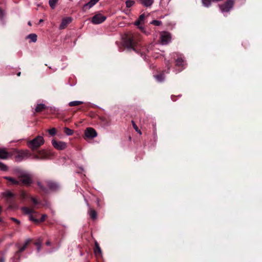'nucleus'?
I'll use <instances>...</instances> for the list:
<instances>
[{
	"instance_id": "nucleus-17",
	"label": "nucleus",
	"mask_w": 262,
	"mask_h": 262,
	"mask_svg": "<svg viewBox=\"0 0 262 262\" xmlns=\"http://www.w3.org/2000/svg\"><path fill=\"white\" fill-rule=\"evenodd\" d=\"M4 179L8 180L9 182H10L12 184L14 185H19V180H16L15 179L10 177H5Z\"/></svg>"
},
{
	"instance_id": "nucleus-18",
	"label": "nucleus",
	"mask_w": 262,
	"mask_h": 262,
	"mask_svg": "<svg viewBox=\"0 0 262 262\" xmlns=\"http://www.w3.org/2000/svg\"><path fill=\"white\" fill-rule=\"evenodd\" d=\"M46 108V106L44 104H38L35 108L36 112H40L44 110Z\"/></svg>"
},
{
	"instance_id": "nucleus-16",
	"label": "nucleus",
	"mask_w": 262,
	"mask_h": 262,
	"mask_svg": "<svg viewBox=\"0 0 262 262\" xmlns=\"http://www.w3.org/2000/svg\"><path fill=\"white\" fill-rule=\"evenodd\" d=\"M176 66H178V67H183L186 64L185 61L181 57H178L177 59V60H176Z\"/></svg>"
},
{
	"instance_id": "nucleus-14",
	"label": "nucleus",
	"mask_w": 262,
	"mask_h": 262,
	"mask_svg": "<svg viewBox=\"0 0 262 262\" xmlns=\"http://www.w3.org/2000/svg\"><path fill=\"white\" fill-rule=\"evenodd\" d=\"M127 48H130L133 49L134 51H136V50L134 48L135 46V42L133 38L129 37L127 39L126 42Z\"/></svg>"
},
{
	"instance_id": "nucleus-21",
	"label": "nucleus",
	"mask_w": 262,
	"mask_h": 262,
	"mask_svg": "<svg viewBox=\"0 0 262 262\" xmlns=\"http://www.w3.org/2000/svg\"><path fill=\"white\" fill-rule=\"evenodd\" d=\"M152 47V45H149V47H148V48L147 49H146V51L148 52L149 50L151 49ZM144 50H145V49H143L142 51L140 52V54H141V56L143 58V59L145 60H147L146 57V55H145V53L144 52Z\"/></svg>"
},
{
	"instance_id": "nucleus-37",
	"label": "nucleus",
	"mask_w": 262,
	"mask_h": 262,
	"mask_svg": "<svg viewBox=\"0 0 262 262\" xmlns=\"http://www.w3.org/2000/svg\"><path fill=\"white\" fill-rule=\"evenodd\" d=\"M145 18V15L144 14H142L140 15L138 19L140 20L141 22H142Z\"/></svg>"
},
{
	"instance_id": "nucleus-4",
	"label": "nucleus",
	"mask_w": 262,
	"mask_h": 262,
	"mask_svg": "<svg viewBox=\"0 0 262 262\" xmlns=\"http://www.w3.org/2000/svg\"><path fill=\"white\" fill-rule=\"evenodd\" d=\"M234 0H228L225 4L219 5V7L222 12L229 11L233 6Z\"/></svg>"
},
{
	"instance_id": "nucleus-45",
	"label": "nucleus",
	"mask_w": 262,
	"mask_h": 262,
	"mask_svg": "<svg viewBox=\"0 0 262 262\" xmlns=\"http://www.w3.org/2000/svg\"><path fill=\"white\" fill-rule=\"evenodd\" d=\"M20 75V72L17 73V76H19Z\"/></svg>"
},
{
	"instance_id": "nucleus-12",
	"label": "nucleus",
	"mask_w": 262,
	"mask_h": 262,
	"mask_svg": "<svg viewBox=\"0 0 262 262\" xmlns=\"http://www.w3.org/2000/svg\"><path fill=\"white\" fill-rule=\"evenodd\" d=\"M99 0H90V2L83 6V8L90 9L93 7Z\"/></svg>"
},
{
	"instance_id": "nucleus-29",
	"label": "nucleus",
	"mask_w": 262,
	"mask_h": 262,
	"mask_svg": "<svg viewBox=\"0 0 262 262\" xmlns=\"http://www.w3.org/2000/svg\"><path fill=\"white\" fill-rule=\"evenodd\" d=\"M125 4L127 8H130L135 4V2L132 0H127L126 1Z\"/></svg>"
},
{
	"instance_id": "nucleus-28",
	"label": "nucleus",
	"mask_w": 262,
	"mask_h": 262,
	"mask_svg": "<svg viewBox=\"0 0 262 262\" xmlns=\"http://www.w3.org/2000/svg\"><path fill=\"white\" fill-rule=\"evenodd\" d=\"M64 132L68 136H71L73 134V131L68 127L64 128Z\"/></svg>"
},
{
	"instance_id": "nucleus-48",
	"label": "nucleus",
	"mask_w": 262,
	"mask_h": 262,
	"mask_svg": "<svg viewBox=\"0 0 262 262\" xmlns=\"http://www.w3.org/2000/svg\"><path fill=\"white\" fill-rule=\"evenodd\" d=\"M28 25H29V26H31V23H30V22H29V23H28Z\"/></svg>"
},
{
	"instance_id": "nucleus-39",
	"label": "nucleus",
	"mask_w": 262,
	"mask_h": 262,
	"mask_svg": "<svg viewBox=\"0 0 262 262\" xmlns=\"http://www.w3.org/2000/svg\"><path fill=\"white\" fill-rule=\"evenodd\" d=\"M4 15L3 11L0 8V19H2Z\"/></svg>"
},
{
	"instance_id": "nucleus-9",
	"label": "nucleus",
	"mask_w": 262,
	"mask_h": 262,
	"mask_svg": "<svg viewBox=\"0 0 262 262\" xmlns=\"http://www.w3.org/2000/svg\"><path fill=\"white\" fill-rule=\"evenodd\" d=\"M46 184L47 185L49 189L53 191H56L59 189V185L52 181L48 180L46 181Z\"/></svg>"
},
{
	"instance_id": "nucleus-11",
	"label": "nucleus",
	"mask_w": 262,
	"mask_h": 262,
	"mask_svg": "<svg viewBox=\"0 0 262 262\" xmlns=\"http://www.w3.org/2000/svg\"><path fill=\"white\" fill-rule=\"evenodd\" d=\"M3 196L6 198V200L8 202H11V200L13 199L14 198V194L10 191H7L3 193Z\"/></svg>"
},
{
	"instance_id": "nucleus-40",
	"label": "nucleus",
	"mask_w": 262,
	"mask_h": 262,
	"mask_svg": "<svg viewBox=\"0 0 262 262\" xmlns=\"http://www.w3.org/2000/svg\"><path fill=\"white\" fill-rule=\"evenodd\" d=\"M32 201L33 202V203L35 204V205H36L38 204V202L36 200V199H35V198H32Z\"/></svg>"
},
{
	"instance_id": "nucleus-6",
	"label": "nucleus",
	"mask_w": 262,
	"mask_h": 262,
	"mask_svg": "<svg viewBox=\"0 0 262 262\" xmlns=\"http://www.w3.org/2000/svg\"><path fill=\"white\" fill-rule=\"evenodd\" d=\"M106 17L100 13L95 14L92 18L91 22L93 24H99L105 20Z\"/></svg>"
},
{
	"instance_id": "nucleus-31",
	"label": "nucleus",
	"mask_w": 262,
	"mask_h": 262,
	"mask_svg": "<svg viewBox=\"0 0 262 262\" xmlns=\"http://www.w3.org/2000/svg\"><path fill=\"white\" fill-rule=\"evenodd\" d=\"M132 123L133 124V126L134 128L135 129V130L137 132H138L140 135H141L142 133H141V130L139 129L138 126L136 125L135 122L132 121Z\"/></svg>"
},
{
	"instance_id": "nucleus-25",
	"label": "nucleus",
	"mask_w": 262,
	"mask_h": 262,
	"mask_svg": "<svg viewBox=\"0 0 262 262\" xmlns=\"http://www.w3.org/2000/svg\"><path fill=\"white\" fill-rule=\"evenodd\" d=\"M83 103V102L81 101H73L70 102L69 103V105L71 106H77V105L81 104Z\"/></svg>"
},
{
	"instance_id": "nucleus-15",
	"label": "nucleus",
	"mask_w": 262,
	"mask_h": 262,
	"mask_svg": "<svg viewBox=\"0 0 262 262\" xmlns=\"http://www.w3.org/2000/svg\"><path fill=\"white\" fill-rule=\"evenodd\" d=\"M9 157V153L5 149L0 148V158L3 159H6Z\"/></svg>"
},
{
	"instance_id": "nucleus-27",
	"label": "nucleus",
	"mask_w": 262,
	"mask_h": 262,
	"mask_svg": "<svg viewBox=\"0 0 262 262\" xmlns=\"http://www.w3.org/2000/svg\"><path fill=\"white\" fill-rule=\"evenodd\" d=\"M212 0H202L203 5L205 7H209L211 5Z\"/></svg>"
},
{
	"instance_id": "nucleus-32",
	"label": "nucleus",
	"mask_w": 262,
	"mask_h": 262,
	"mask_svg": "<svg viewBox=\"0 0 262 262\" xmlns=\"http://www.w3.org/2000/svg\"><path fill=\"white\" fill-rule=\"evenodd\" d=\"M48 133L51 136H54L56 133V130L55 128H52L48 130Z\"/></svg>"
},
{
	"instance_id": "nucleus-36",
	"label": "nucleus",
	"mask_w": 262,
	"mask_h": 262,
	"mask_svg": "<svg viewBox=\"0 0 262 262\" xmlns=\"http://www.w3.org/2000/svg\"><path fill=\"white\" fill-rule=\"evenodd\" d=\"M141 23H142V22H141L140 20L138 19V20H137L134 23V24H135V25L138 26V27H139V29H142V27H141V26H139V25H140Z\"/></svg>"
},
{
	"instance_id": "nucleus-46",
	"label": "nucleus",
	"mask_w": 262,
	"mask_h": 262,
	"mask_svg": "<svg viewBox=\"0 0 262 262\" xmlns=\"http://www.w3.org/2000/svg\"><path fill=\"white\" fill-rule=\"evenodd\" d=\"M25 194L24 193H23V194H22L23 197L25 198Z\"/></svg>"
},
{
	"instance_id": "nucleus-10",
	"label": "nucleus",
	"mask_w": 262,
	"mask_h": 262,
	"mask_svg": "<svg viewBox=\"0 0 262 262\" xmlns=\"http://www.w3.org/2000/svg\"><path fill=\"white\" fill-rule=\"evenodd\" d=\"M72 18L71 17H67L63 18L62 19L61 23L59 27V29L61 30L64 29L68 24L72 22Z\"/></svg>"
},
{
	"instance_id": "nucleus-42",
	"label": "nucleus",
	"mask_w": 262,
	"mask_h": 262,
	"mask_svg": "<svg viewBox=\"0 0 262 262\" xmlns=\"http://www.w3.org/2000/svg\"><path fill=\"white\" fill-rule=\"evenodd\" d=\"M46 215H43L40 219V222H43L45 219V217H46Z\"/></svg>"
},
{
	"instance_id": "nucleus-7",
	"label": "nucleus",
	"mask_w": 262,
	"mask_h": 262,
	"mask_svg": "<svg viewBox=\"0 0 262 262\" xmlns=\"http://www.w3.org/2000/svg\"><path fill=\"white\" fill-rule=\"evenodd\" d=\"M21 210H23V211L24 212V213L29 215V218L30 221H32L35 223L39 222L38 220L36 219L35 218H34L32 214L35 212V211L33 208H29L28 207H24L21 208Z\"/></svg>"
},
{
	"instance_id": "nucleus-26",
	"label": "nucleus",
	"mask_w": 262,
	"mask_h": 262,
	"mask_svg": "<svg viewBox=\"0 0 262 262\" xmlns=\"http://www.w3.org/2000/svg\"><path fill=\"white\" fill-rule=\"evenodd\" d=\"M58 0H49V4L50 7L54 9L56 7V4H57Z\"/></svg>"
},
{
	"instance_id": "nucleus-19",
	"label": "nucleus",
	"mask_w": 262,
	"mask_h": 262,
	"mask_svg": "<svg viewBox=\"0 0 262 262\" xmlns=\"http://www.w3.org/2000/svg\"><path fill=\"white\" fill-rule=\"evenodd\" d=\"M30 242V239H29L26 240L24 246L19 249L18 251L16 252V254H18L19 253L23 252L26 249Z\"/></svg>"
},
{
	"instance_id": "nucleus-35",
	"label": "nucleus",
	"mask_w": 262,
	"mask_h": 262,
	"mask_svg": "<svg viewBox=\"0 0 262 262\" xmlns=\"http://www.w3.org/2000/svg\"><path fill=\"white\" fill-rule=\"evenodd\" d=\"M35 245L37 246V252H39L40 251V250H41V242H36L35 243Z\"/></svg>"
},
{
	"instance_id": "nucleus-50",
	"label": "nucleus",
	"mask_w": 262,
	"mask_h": 262,
	"mask_svg": "<svg viewBox=\"0 0 262 262\" xmlns=\"http://www.w3.org/2000/svg\"><path fill=\"white\" fill-rule=\"evenodd\" d=\"M42 21H43V20H42V19H40V20H39V22H40V23H41V22H42Z\"/></svg>"
},
{
	"instance_id": "nucleus-1",
	"label": "nucleus",
	"mask_w": 262,
	"mask_h": 262,
	"mask_svg": "<svg viewBox=\"0 0 262 262\" xmlns=\"http://www.w3.org/2000/svg\"><path fill=\"white\" fill-rule=\"evenodd\" d=\"M45 143V140L43 137L38 136L34 139L28 141L27 145L33 150L38 149L40 146Z\"/></svg>"
},
{
	"instance_id": "nucleus-13",
	"label": "nucleus",
	"mask_w": 262,
	"mask_h": 262,
	"mask_svg": "<svg viewBox=\"0 0 262 262\" xmlns=\"http://www.w3.org/2000/svg\"><path fill=\"white\" fill-rule=\"evenodd\" d=\"M144 6L150 7L154 3V0H138Z\"/></svg>"
},
{
	"instance_id": "nucleus-5",
	"label": "nucleus",
	"mask_w": 262,
	"mask_h": 262,
	"mask_svg": "<svg viewBox=\"0 0 262 262\" xmlns=\"http://www.w3.org/2000/svg\"><path fill=\"white\" fill-rule=\"evenodd\" d=\"M52 144L57 150H63L67 147V143L63 141H57L55 139L52 140Z\"/></svg>"
},
{
	"instance_id": "nucleus-41",
	"label": "nucleus",
	"mask_w": 262,
	"mask_h": 262,
	"mask_svg": "<svg viewBox=\"0 0 262 262\" xmlns=\"http://www.w3.org/2000/svg\"><path fill=\"white\" fill-rule=\"evenodd\" d=\"M11 220H12V221L16 222L18 224H19L20 223L19 221L18 220H17L16 219L14 218V217H11Z\"/></svg>"
},
{
	"instance_id": "nucleus-30",
	"label": "nucleus",
	"mask_w": 262,
	"mask_h": 262,
	"mask_svg": "<svg viewBox=\"0 0 262 262\" xmlns=\"http://www.w3.org/2000/svg\"><path fill=\"white\" fill-rule=\"evenodd\" d=\"M37 185L43 192H44L45 193L48 192V189L42 185L41 182H38Z\"/></svg>"
},
{
	"instance_id": "nucleus-44",
	"label": "nucleus",
	"mask_w": 262,
	"mask_h": 262,
	"mask_svg": "<svg viewBox=\"0 0 262 262\" xmlns=\"http://www.w3.org/2000/svg\"><path fill=\"white\" fill-rule=\"evenodd\" d=\"M5 260L3 258H1L0 262H4Z\"/></svg>"
},
{
	"instance_id": "nucleus-43",
	"label": "nucleus",
	"mask_w": 262,
	"mask_h": 262,
	"mask_svg": "<svg viewBox=\"0 0 262 262\" xmlns=\"http://www.w3.org/2000/svg\"><path fill=\"white\" fill-rule=\"evenodd\" d=\"M46 245H47V246H50V245H51V243H50V241H47V242H46Z\"/></svg>"
},
{
	"instance_id": "nucleus-20",
	"label": "nucleus",
	"mask_w": 262,
	"mask_h": 262,
	"mask_svg": "<svg viewBox=\"0 0 262 262\" xmlns=\"http://www.w3.org/2000/svg\"><path fill=\"white\" fill-rule=\"evenodd\" d=\"M88 213L93 220H95L97 218V213L94 210L90 209Z\"/></svg>"
},
{
	"instance_id": "nucleus-3",
	"label": "nucleus",
	"mask_w": 262,
	"mask_h": 262,
	"mask_svg": "<svg viewBox=\"0 0 262 262\" xmlns=\"http://www.w3.org/2000/svg\"><path fill=\"white\" fill-rule=\"evenodd\" d=\"M171 35L168 32L163 31L160 33L161 43L162 45H166L171 41Z\"/></svg>"
},
{
	"instance_id": "nucleus-22",
	"label": "nucleus",
	"mask_w": 262,
	"mask_h": 262,
	"mask_svg": "<svg viewBox=\"0 0 262 262\" xmlns=\"http://www.w3.org/2000/svg\"><path fill=\"white\" fill-rule=\"evenodd\" d=\"M37 35L34 33L30 34L27 36V38L30 39L33 42H35L37 41Z\"/></svg>"
},
{
	"instance_id": "nucleus-38",
	"label": "nucleus",
	"mask_w": 262,
	"mask_h": 262,
	"mask_svg": "<svg viewBox=\"0 0 262 262\" xmlns=\"http://www.w3.org/2000/svg\"><path fill=\"white\" fill-rule=\"evenodd\" d=\"M165 64H166V67H167L166 73H168L169 72V70H170V67L169 66V61H166Z\"/></svg>"
},
{
	"instance_id": "nucleus-8",
	"label": "nucleus",
	"mask_w": 262,
	"mask_h": 262,
	"mask_svg": "<svg viewBox=\"0 0 262 262\" xmlns=\"http://www.w3.org/2000/svg\"><path fill=\"white\" fill-rule=\"evenodd\" d=\"M84 135L87 138L93 139L97 137V133L94 128L88 127L85 129Z\"/></svg>"
},
{
	"instance_id": "nucleus-47",
	"label": "nucleus",
	"mask_w": 262,
	"mask_h": 262,
	"mask_svg": "<svg viewBox=\"0 0 262 262\" xmlns=\"http://www.w3.org/2000/svg\"><path fill=\"white\" fill-rule=\"evenodd\" d=\"M182 69L180 70V71H178V72H177V71H176V73L177 74V73H178V72H179L180 71H182Z\"/></svg>"
},
{
	"instance_id": "nucleus-23",
	"label": "nucleus",
	"mask_w": 262,
	"mask_h": 262,
	"mask_svg": "<svg viewBox=\"0 0 262 262\" xmlns=\"http://www.w3.org/2000/svg\"><path fill=\"white\" fill-rule=\"evenodd\" d=\"M94 252L96 255H100L101 254V249L97 242L95 243V249L94 250Z\"/></svg>"
},
{
	"instance_id": "nucleus-33",
	"label": "nucleus",
	"mask_w": 262,
	"mask_h": 262,
	"mask_svg": "<svg viewBox=\"0 0 262 262\" xmlns=\"http://www.w3.org/2000/svg\"><path fill=\"white\" fill-rule=\"evenodd\" d=\"M151 24L158 26H160L162 24V22L159 20H154L151 21Z\"/></svg>"
},
{
	"instance_id": "nucleus-34",
	"label": "nucleus",
	"mask_w": 262,
	"mask_h": 262,
	"mask_svg": "<svg viewBox=\"0 0 262 262\" xmlns=\"http://www.w3.org/2000/svg\"><path fill=\"white\" fill-rule=\"evenodd\" d=\"M0 169L3 171H5L7 169V167L5 164L2 162H0Z\"/></svg>"
},
{
	"instance_id": "nucleus-24",
	"label": "nucleus",
	"mask_w": 262,
	"mask_h": 262,
	"mask_svg": "<svg viewBox=\"0 0 262 262\" xmlns=\"http://www.w3.org/2000/svg\"><path fill=\"white\" fill-rule=\"evenodd\" d=\"M155 78L159 82H162L164 80V73H161L160 74L155 76Z\"/></svg>"
},
{
	"instance_id": "nucleus-49",
	"label": "nucleus",
	"mask_w": 262,
	"mask_h": 262,
	"mask_svg": "<svg viewBox=\"0 0 262 262\" xmlns=\"http://www.w3.org/2000/svg\"><path fill=\"white\" fill-rule=\"evenodd\" d=\"M153 56L155 58H158V56H155V55H153Z\"/></svg>"
},
{
	"instance_id": "nucleus-2",
	"label": "nucleus",
	"mask_w": 262,
	"mask_h": 262,
	"mask_svg": "<svg viewBox=\"0 0 262 262\" xmlns=\"http://www.w3.org/2000/svg\"><path fill=\"white\" fill-rule=\"evenodd\" d=\"M19 184H22L24 185H29L32 182L31 175L26 172H21L19 176Z\"/></svg>"
}]
</instances>
